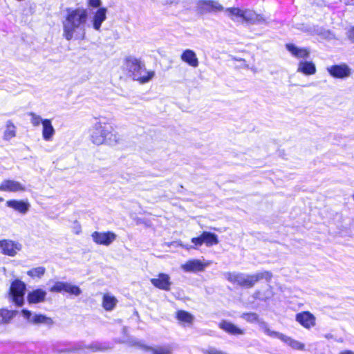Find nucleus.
<instances>
[{"label": "nucleus", "instance_id": "6", "mask_svg": "<svg viewBox=\"0 0 354 354\" xmlns=\"http://www.w3.org/2000/svg\"><path fill=\"white\" fill-rule=\"evenodd\" d=\"M26 290V285L22 281L15 279L12 282L9 296L16 306H21L24 305Z\"/></svg>", "mask_w": 354, "mask_h": 354}, {"label": "nucleus", "instance_id": "5", "mask_svg": "<svg viewBox=\"0 0 354 354\" xmlns=\"http://www.w3.org/2000/svg\"><path fill=\"white\" fill-rule=\"evenodd\" d=\"M261 328L266 335L271 337L280 339L283 342L290 346L292 348L299 351H302L304 349L305 346L303 343L299 342L283 333L270 330L266 323L263 322L261 324Z\"/></svg>", "mask_w": 354, "mask_h": 354}, {"label": "nucleus", "instance_id": "22", "mask_svg": "<svg viewBox=\"0 0 354 354\" xmlns=\"http://www.w3.org/2000/svg\"><path fill=\"white\" fill-rule=\"evenodd\" d=\"M286 49L295 57L297 58H308L310 55V50L307 48H299L293 44H287Z\"/></svg>", "mask_w": 354, "mask_h": 354}, {"label": "nucleus", "instance_id": "36", "mask_svg": "<svg viewBox=\"0 0 354 354\" xmlns=\"http://www.w3.org/2000/svg\"><path fill=\"white\" fill-rule=\"evenodd\" d=\"M30 115L31 116V122L33 126H38L40 123L42 124V121L44 120L34 113H30Z\"/></svg>", "mask_w": 354, "mask_h": 354}, {"label": "nucleus", "instance_id": "37", "mask_svg": "<svg viewBox=\"0 0 354 354\" xmlns=\"http://www.w3.org/2000/svg\"><path fill=\"white\" fill-rule=\"evenodd\" d=\"M191 242L194 245V246H190L189 248H196V247L201 246L203 244L201 234L197 237H193L191 239Z\"/></svg>", "mask_w": 354, "mask_h": 354}, {"label": "nucleus", "instance_id": "44", "mask_svg": "<svg viewBox=\"0 0 354 354\" xmlns=\"http://www.w3.org/2000/svg\"><path fill=\"white\" fill-rule=\"evenodd\" d=\"M353 201H354V194L353 195Z\"/></svg>", "mask_w": 354, "mask_h": 354}, {"label": "nucleus", "instance_id": "33", "mask_svg": "<svg viewBox=\"0 0 354 354\" xmlns=\"http://www.w3.org/2000/svg\"><path fill=\"white\" fill-rule=\"evenodd\" d=\"M15 136V127L10 121H8L6 124V130L4 132V138L6 140H10Z\"/></svg>", "mask_w": 354, "mask_h": 354}, {"label": "nucleus", "instance_id": "32", "mask_svg": "<svg viewBox=\"0 0 354 354\" xmlns=\"http://www.w3.org/2000/svg\"><path fill=\"white\" fill-rule=\"evenodd\" d=\"M177 319L183 322L191 323L194 319V317L188 312L179 310L177 313Z\"/></svg>", "mask_w": 354, "mask_h": 354}, {"label": "nucleus", "instance_id": "14", "mask_svg": "<svg viewBox=\"0 0 354 354\" xmlns=\"http://www.w3.org/2000/svg\"><path fill=\"white\" fill-rule=\"evenodd\" d=\"M315 317L309 311L297 313L295 316V320L307 329L315 326Z\"/></svg>", "mask_w": 354, "mask_h": 354}, {"label": "nucleus", "instance_id": "17", "mask_svg": "<svg viewBox=\"0 0 354 354\" xmlns=\"http://www.w3.org/2000/svg\"><path fill=\"white\" fill-rule=\"evenodd\" d=\"M25 190L26 187L24 185L13 180H4L0 184V191L17 192H24Z\"/></svg>", "mask_w": 354, "mask_h": 354}, {"label": "nucleus", "instance_id": "8", "mask_svg": "<svg viewBox=\"0 0 354 354\" xmlns=\"http://www.w3.org/2000/svg\"><path fill=\"white\" fill-rule=\"evenodd\" d=\"M198 11L201 14L217 12L223 10L224 8L218 1L213 0H201L197 3Z\"/></svg>", "mask_w": 354, "mask_h": 354}, {"label": "nucleus", "instance_id": "24", "mask_svg": "<svg viewBox=\"0 0 354 354\" xmlns=\"http://www.w3.org/2000/svg\"><path fill=\"white\" fill-rule=\"evenodd\" d=\"M42 137L46 141H50L52 140L53 136L55 134V129L52 125L51 120L49 119H44L42 121Z\"/></svg>", "mask_w": 354, "mask_h": 354}, {"label": "nucleus", "instance_id": "15", "mask_svg": "<svg viewBox=\"0 0 354 354\" xmlns=\"http://www.w3.org/2000/svg\"><path fill=\"white\" fill-rule=\"evenodd\" d=\"M206 266L200 259H192L182 264L181 268L185 272H196L203 271Z\"/></svg>", "mask_w": 354, "mask_h": 354}, {"label": "nucleus", "instance_id": "27", "mask_svg": "<svg viewBox=\"0 0 354 354\" xmlns=\"http://www.w3.org/2000/svg\"><path fill=\"white\" fill-rule=\"evenodd\" d=\"M17 310H10L6 308L0 309V324H7L15 317Z\"/></svg>", "mask_w": 354, "mask_h": 354}, {"label": "nucleus", "instance_id": "19", "mask_svg": "<svg viewBox=\"0 0 354 354\" xmlns=\"http://www.w3.org/2000/svg\"><path fill=\"white\" fill-rule=\"evenodd\" d=\"M47 292L41 288L30 291L27 295V301L29 304H35L45 300Z\"/></svg>", "mask_w": 354, "mask_h": 354}, {"label": "nucleus", "instance_id": "26", "mask_svg": "<svg viewBox=\"0 0 354 354\" xmlns=\"http://www.w3.org/2000/svg\"><path fill=\"white\" fill-rule=\"evenodd\" d=\"M203 244L207 247H211L218 243V237L215 233L204 231L201 234Z\"/></svg>", "mask_w": 354, "mask_h": 354}, {"label": "nucleus", "instance_id": "23", "mask_svg": "<svg viewBox=\"0 0 354 354\" xmlns=\"http://www.w3.org/2000/svg\"><path fill=\"white\" fill-rule=\"evenodd\" d=\"M181 59L192 67L198 66V59L196 53L190 49L185 50L180 55Z\"/></svg>", "mask_w": 354, "mask_h": 354}, {"label": "nucleus", "instance_id": "25", "mask_svg": "<svg viewBox=\"0 0 354 354\" xmlns=\"http://www.w3.org/2000/svg\"><path fill=\"white\" fill-rule=\"evenodd\" d=\"M297 71L306 75H310L316 73V67L315 64L312 62L301 61L299 63Z\"/></svg>", "mask_w": 354, "mask_h": 354}, {"label": "nucleus", "instance_id": "39", "mask_svg": "<svg viewBox=\"0 0 354 354\" xmlns=\"http://www.w3.org/2000/svg\"><path fill=\"white\" fill-rule=\"evenodd\" d=\"M73 232L76 234H79L82 231L81 225L77 221H75L73 223Z\"/></svg>", "mask_w": 354, "mask_h": 354}, {"label": "nucleus", "instance_id": "9", "mask_svg": "<svg viewBox=\"0 0 354 354\" xmlns=\"http://www.w3.org/2000/svg\"><path fill=\"white\" fill-rule=\"evenodd\" d=\"M93 241L97 245H110L117 238V235L111 231L100 232H94L91 234Z\"/></svg>", "mask_w": 354, "mask_h": 354}, {"label": "nucleus", "instance_id": "4", "mask_svg": "<svg viewBox=\"0 0 354 354\" xmlns=\"http://www.w3.org/2000/svg\"><path fill=\"white\" fill-rule=\"evenodd\" d=\"M224 276L228 281L232 283H236L241 287L250 288L261 279H265L267 282H270L272 278V273L270 271H263L254 274H248L242 272H227L224 273Z\"/></svg>", "mask_w": 354, "mask_h": 354}, {"label": "nucleus", "instance_id": "35", "mask_svg": "<svg viewBox=\"0 0 354 354\" xmlns=\"http://www.w3.org/2000/svg\"><path fill=\"white\" fill-rule=\"evenodd\" d=\"M241 317L248 322L254 323L258 321L259 315L255 313H244L241 315Z\"/></svg>", "mask_w": 354, "mask_h": 354}, {"label": "nucleus", "instance_id": "28", "mask_svg": "<svg viewBox=\"0 0 354 354\" xmlns=\"http://www.w3.org/2000/svg\"><path fill=\"white\" fill-rule=\"evenodd\" d=\"M116 303L117 299L114 297L109 295H104L103 296L102 306L106 310H112L115 308Z\"/></svg>", "mask_w": 354, "mask_h": 354}, {"label": "nucleus", "instance_id": "40", "mask_svg": "<svg viewBox=\"0 0 354 354\" xmlns=\"http://www.w3.org/2000/svg\"><path fill=\"white\" fill-rule=\"evenodd\" d=\"M346 35L349 40L354 43V27L351 28L347 31Z\"/></svg>", "mask_w": 354, "mask_h": 354}, {"label": "nucleus", "instance_id": "10", "mask_svg": "<svg viewBox=\"0 0 354 354\" xmlns=\"http://www.w3.org/2000/svg\"><path fill=\"white\" fill-rule=\"evenodd\" d=\"M21 314L26 319L34 324H43L46 326H51L53 324L51 318L42 314L32 315L31 311L27 309H23Z\"/></svg>", "mask_w": 354, "mask_h": 354}, {"label": "nucleus", "instance_id": "21", "mask_svg": "<svg viewBox=\"0 0 354 354\" xmlns=\"http://www.w3.org/2000/svg\"><path fill=\"white\" fill-rule=\"evenodd\" d=\"M219 328L228 334L237 335H243L245 331L243 329H241L236 326L233 323L228 322L227 320H222L219 323Z\"/></svg>", "mask_w": 354, "mask_h": 354}, {"label": "nucleus", "instance_id": "20", "mask_svg": "<svg viewBox=\"0 0 354 354\" xmlns=\"http://www.w3.org/2000/svg\"><path fill=\"white\" fill-rule=\"evenodd\" d=\"M243 20L252 24H262L266 22V19L261 15L257 14L250 10H244Z\"/></svg>", "mask_w": 354, "mask_h": 354}, {"label": "nucleus", "instance_id": "31", "mask_svg": "<svg viewBox=\"0 0 354 354\" xmlns=\"http://www.w3.org/2000/svg\"><path fill=\"white\" fill-rule=\"evenodd\" d=\"M46 272V268L43 266H39L32 268L27 272V274L31 277L41 278Z\"/></svg>", "mask_w": 354, "mask_h": 354}, {"label": "nucleus", "instance_id": "3", "mask_svg": "<svg viewBox=\"0 0 354 354\" xmlns=\"http://www.w3.org/2000/svg\"><path fill=\"white\" fill-rule=\"evenodd\" d=\"M124 68L128 77L141 84L148 82L155 75L154 71H147L145 64L133 56L125 58Z\"/></svg>", "mask_w": 354, "mask_h": 354}, {"label": "nucleus", "instance_id": "18", "mask_svg": "<svg viewBox=\"0 0 354 354\" xmlns=\"http://www.w3.org/2000/svg\"><path fill=\"white\" fill-rule=\"evenodd\" d=\"M6 205L23 214H26L30 207L28 201L15 199L7 201Z\"/></svg>", "mask_w": 354, "mask_h": 354}, {"label": "nucleus", "instance_id": "11", "mask_svg": "<svg viewBox=\"0 0 354 354\" xmlns=\"http://www.w3.org/2000/svg\"><path fill=\"white\" fill-rule=\"evenodd\" d=\"M327 71L334 78L345 79L351 74V69L346 64H335L327 67Z\"/></svg>", "mask_w": 354, "mask_h": 354}, {"label": "nucleus", "instance_id": "43", "mask_svg": "<svg viewBox=\"0 0 354 354\" xmlns=\"http://www.w3.org/2000/svg\"><path fill=\"white\" fill-rule=\"evenodd\" d=\"M317 32L319 35H322L323 34V30L322 28L317 29Z\"/></svg>", "mask_w": 354, "mask_h": 354}, {"label": "nucleus", "instance_id": "41", "mask_svg": "<svg viewBox=\"0 0 354 354\" xmlns=\"http://www.w3.org/2000/svg\"><path fill=\"white\" fill-rule=\"evenodd\" d=\"M346 5H354V0H339Z\"/></svg>", "mask_w": 354, "mask_h": 354}, {"label": "nucleus", "instance_id": "38", "mask_svg": "<svg viewBox=\"0 0 354 354\" xmlns=\"http://www.w3.org/2000/svg\"><path fill=\"white\" fill-rule=\"evenodd\" d=\"M88 5L90 7H92L93 8H102V1L101 0H87Z\"/></svg>", "mask_w": 354, "mask_h": 354}, {"label": "nucleus", "instance_id": "29", "mask_svg": "<svg viewBox=\"0 0 354 354\" xmlns=\"http://www.w3.org/2000/svg\"><path fill=\"white\" fill-rule=\"evenodd\" d=\"M138 346L140 348L145 351H151L152 352V354H171V351L169 348H163V347H159V348H153L151 346L142 344H138Z\"/></svg>", "mask_w": 354, "mask_h": 354}, {"label": "nucleus", "instance_id": "13", "mask_svg": "<svg viewBox=\"0 0 354 354\" xmlns=\"http://www.w3.org/2000/svg\"><path fill=\"white\" fill-rule=\"evenodd\" d=\"M150 281L154 287L160 290H170L171 282L167 274L159 273L157 278H152Z\"/></svg>", "mask_w": 354, "mask_h": 354}, {"label": "nucleus", "instance_id": "1", "mask_svg": "<svg viewBox=\"0 0 354 354\" xmlns=\"http://www.w3.org/2000/svg\"><path fill=\"white\" fill-rule=\"evenodd\" d=\"M88 12L84 8H67L62 21L63 36L68 40H83L86 35Z\"/></svg>", "mask_w": 354, "mask_h": 354}, {"label": "nucleus", "instance_id": "30", "mask_svg": "<svg viewBox=\"0 0 354 354\" xmlns=\"http://www.w3.org/2000/svg\"><path fill=\"white\" fill-rule=\"evenodd\" d=\"M86 348L92 350L93 352L104 351L111 348V347L108 344L99 342H93L86 346Z\"/></svg>", "mask_w": 354, "mask_h": 354}, {"label": "nucleus", "instance_id": "34", "mask_svg": "<svg viewBox=\"0 0 354 354\" xmlns=\"http://www.w3.org/2000/svg\"><path fill=\"white\" fill-rule=\"evenodd\" d=\"M225 12H228L229 17H230L232 20H235L234 17H241L243 19L244 14V11L239 8H229L225 10Z\"/></svg>", "mask_w": 354, "mask_h": 354}, {"label": "nucleus", "instance_id": "2", "mask_svg": "<svg viewBox=\"0 0 354 354\" xmlns=\"http://www.w3.org/2000/svg\"><path fill=\"white\" fill-rule=\"evenodd\" d=\"M89 133L91 142L97 145H113L119 140V136L114 131L113 127L106 122L96 121L90 128Z\"/></svg>", "mask_w": 354, "mask_h": 354}, {"label": "nucleus", "instance_id": "16", "mask_svg": "<svg viewBox=\"0 0 354 354\" xmlns=\"http://www.w3.org/2000/svg\"><path fill=\"white\" fill-rule=\"evenodd\" d=\"M107 8L102 7L98 8L94 13L91 19L94 30L100 31L102 23L106 19Z\"/></svg>", "mask_w": 354, "mask_h": 354}, {"label": "nucleus", "instance_id": "42", "mask_svg": "<svg viewBox=\"0 0 354 354\" xmlns=\"http://www.w3.org/2000/svg\"><path fill=\"white\" fill-rule=\"evenodd\" d=\"M339 354H354V353L351 351L346 350L341 352Z\"/></svg>", "mask_w": 354, "mask_h": 354}, {"label": "nucleus", "instance_id": "12", "mask_svg": "<svg viewBox=\"0 0 354 354\" xmlns=\"http://www.w3.org/2000/svg\"><path fill=\"white\" fill-rule=\"evenodd\" d=\"M0 248L3 254L15 257L18 251L22 248V245L19 242L10 240H1L0 241Z\"/></svg>", "mask_w": 354, "mask_h": 354}, {"label": "nucleus", "instance_id": "7", "mask_svg": "<svg viewBox=\"0 0 354 354\" xmlns=\"http://www.w3.org/2000/svg\"><path fill=\"white\" fill-rule=\"evenodd\" d=\"M50 291L52 292H64L74 296H79L82 292L79 286L64 281H56L50 288Z\"/></svg>", "mask_w": 354, "mask_h": 354}]
</instances>
